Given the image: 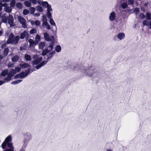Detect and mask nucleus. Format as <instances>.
<instances>
[{
	"label": "nucleus",
	"mask_w": 151,
	"mask_h": 151,
	"mask_svg": "<svg viewBox=\"0 0 151 151\" xmlns=\"http://www.w3.org/2000/svg\"><path fill=\"white\" fill-rule=\"evenodd\" d=\"M2 22L5 23H8L9 24L10 27L14 26V19L13 16L11 14H9L8 17L4 16V14L1 16Z\"/></svg>",
	"instance_id": "obj_1"
},
{
	"label": "nucleus",
	"mask_w": 151,
	"mask_h": 151,
	"mask_svg": "<svg viewBox=\"0 0 151 151\" xmlns=\"http://www.w3.org/2000/svg\"><path fill=\"white\" fill-rule=\"evenodd\" d=\"M97 70L94 67L90 66L83 69L82 72L86 76H91L96 73Z\"/></svg>",
	"instance_id": "obj_2"
},
{
	"label": "nucleus",
	"mask_w": 151,
	"mask_h": 151,
	"mask_svg": "<svg viewBox=\"0 0 151 151\" xmlns=\"http://www.w3.org/2000/svg\"><path fill=\"white\" fill-rule=\"evenodd\" d=\"M19 40V37L17 35L14 37V35L12 33H10L9 37L6 42L7 44L14 43L17 44Z\"/></svg>",
	"instance_id": "obj_3"
},
{
	"label": "nucleus",
	"mask_w": 151,
	"mask_h": 151,
	"mask_svg": "<svg viewBox=\"0 0 151 151\" xmlns=\"http://www.w3.org/2000/svg\"><path fill=\"white\" fill-rule=\"evenodd\" d=\"M12 139V138L11 135H9L6 137L1 145L2 148L3 149H5L6 146L8 147H10L12 145H13V143L11 142Z\"/></svg>",
	"instance_id": "obj_4"
},
{
	"label": "nucleus",
	"mask_w": 151,
	"mask_h": 151,
	"mask_svg": "<svg viewBox=\"0 0 151 151\" xmlns=\"http://www.w3.org/2000/svg\"><path fill=\"white\" fill-rule=\"evenodd\" d=\"M18 19L19 22L22 24V27L24 28L27 27L26 21L25 19L21 16H19Z\"/></svg>",
	"instance_id": "obj_5"
},
{
	"label": "nucleus",
	"mask_w": 151,
	"mask_h": 151,
	"mask_svg": "<svg viewBox=\"0 0 151 151\" xmlns=\"http://www.w3.org/2000/svg\"><path fill=\"white\" fill-rule=\"evenodd\" d=\"M30 72V69L29 68L27 69L25 72H22L19 74L20 76V78H22L27 76Z\"/></svg>",
	"instance_id": "obj_6"
},
{
	"label": "nucleus",
	"mask_w": 151,
	"mask_h": 151,
	"mask_svg": "<svg viewBox=\"0 0 151 151\" xmlns=\"http://www.w3.org/2000/svg\"><path fill=\"white\" fill-rule=\"evenodd\" d=\"M29 37V34L27 31L26 30L24 31L23 32L20 34L19 38L22 39H24L25 37L28 38Z\"/></svg>",
	"instance_id": "obj_7"
},
{
	"label": "nucleus",
	"mask_w": 151,
	"mask_h": 151,
	"mask_svg": "<svg viewBox=\"0 0 151 151\" xmlns=\"http://www.w3.org/2000/svg\"><path fill=\"white\" fill-rule=\"evenodd\" d=\"M116 13L114 12H112L109 14V19L110 21H113L115 20L116 18Z\"/></svg>",
	"instance_id": "obj_8"
},
{
	"label": "nucleus",
	"mask_w": 151,
	"mask_h": 151,
	"mask_svg": "<svg viewBox=\"0 0 151 151\" xmlns=\"http://www.w3.org/2000/svg\"><path fill=\"white\" fill-rule=\"evenodd\" d=\"M30 65L29 64L24 63L23 61H22L21 63L20 64L19 66L20 68L22 69L27 68L29 67Z\"/></svg>",
	"instance_id": "obj_9"
},
{
	"label": "nucleus",
	"mask_w": 151,
	"mask_h": 151,
	"mask_svg": "<svg viewBox=\"0 0 151 151\" xmlns=\"http://www.w3.org/2000/svg\"><path fill=\"white\" fill-rule=\"evenodd\" d=\"M42 58L41 57H39L37 59L33 60L32 62V64L33 65H36L38 64L42 60Z\"/></svg>",
	"instance_id": "obj_10"
},
{
	"label": "nucleus",
	"mask_w": 151,
	"mask_h": 151,
	"mask_svg": "<svg viewBox=\"0 0 151 151\" xmlns=\"http://www.w3.org/2000/svg\"><path fill=\"white\" fill-rule=\"evenodd\" d=\"M125 36V35L124 34L123 32L119 33L117 35V37L120 40L124 39Z\"/></svg>",
	"instance_id": "obj_11"
},
{
	"label": "nucleus",
	"mask_w": 151,
	"mask_h": 151,
	"mask_svg": "<svg viewBox=\"0 0 151 151\" xmlns=\"http://www.w3.org/2000/svg\"><path fill=\"white\" fill-rule=\"evenodd\" d=\"M55 53L54 51H52L50 53H49L48 55H47V57L46 59L47 60H49V59H51L54 56V54Z\"/></svg>",
	"instance_id": "obj_12"
},
{
	"label": "nucleus",
	"mask_w": 151,
	"mask_h": 151,
	"mask_svg": "<svg viewBox=\"0 0 151 151\" xmlns=\"http://www.w3.org/2000/svg\"><path fill=\"white\" fill-rule=\"evenodd\" d=\"M29 46L30 47H31V46H33L37 43L36 42V41L35 42L32 39H29Z\"/></svg>",
	"instance_id": "obj_13"
},
{
	"label": "nucleus",
	"mask_w": 151,
	"mask_h": 151,
	"mask_svg": "<svg viewBox=\"0 0 151 151\" xmlns=\"http://www.w3.org/2000/svg\"><path fill=\"white\" fill-rule=\"evenodd\" d=\"M44 38L45 40L47 41H49L50 40V38L48 34L46 32H45L44 34Z\"/></svg>",
	"instance_id": "obj_14"
},
{
	"label": "nucleus",
	"mask_w": 151,
	"mask_h": 151,
	"mask_svg": "<svg viewBox=\"0 0 151 151\" xmlns=\"http://www.w3.org/2000/svg\"><path fill=\"white\" fill-rule=\"evenodd\" d=\"M145 18L147 20H151V13L147 12L145 15Z\"/></svg>",
	"instance_id": "obj_15"
},
{
	"label": "nucleus",
	"mask_w": 151,
	"mask_h": 151,
	"mask_svg": "<svg viewBox=\"0 0 151 151\" xmlns=\"http://www.w3.org/2000/svg\"><path fill=\"white\" fill-rule=\"evenodd\" d=\"M9 52V49L8 47H7L5 48L4 50L3 51V55H4L6 56L8 54V53Z\"/></svg>",
	"instance_id": "obj_16"
},
{
	"label": "nucleus",
	"mask_w": 151,
	"mask_h": 151,
	"mask_svg": "<svg viewBox=\"0 0 151 151\" xmlns=\"http://www.w3.org/2000/svg\"><path fill=\"white\" fill-rule=\"evenodd\" d=\"M16 6L19 9H21L23 7L22 4L21 2H18L16 4Z\"/></svg>",
	"instance_id": "obj_17"
},
{
	"label": "nucleus",
	"mask_w": 151,
	"mask_h": 151,
	"mask_svg": "<svg viewBox=\"0 0 151 151\" xmlns=\"http://www.w3.org/2000/svg\"><path fill=\"white\" fill-rule=\"evenodd\" d=\"M19 57L18 55H15L13 57L12 59V60L13 62H16L19 59Z\"/></svg>",
	"instance_id": "obj_18"
},
{
	"label": "nucleus",
	"mask_w": 151,
	"mask_h": 151,
	"mask_svg": "<svg viewBox=\"0 0 151 151\" xmlns=\"http://www.w3.org/2000/svg\"><path fill=\"white\" fill-rule=\"evenodd\" d=\"M50 52V50L47 49V48L43 50L42 53V55L43 56L46 55L47 53Z\"/></svg>",
	"instance_id": "obj_19"
},
{
	"label": "nucleus",
	"mask_w": 151,
	"mask_h": 151,
	"mask_svg": "<svg viewBox=\"0 0 151 151\" xmlns=\"http://www.w3.org/2000/svg\"><path fill=\"white\" fill-rule=\"evenodd\" d=\"M45 46V43L44 42H40L39 45V47L40 48L43 49Z\"/></svg>",
	"instance_id": "obj_20"
},
{
	"label": "nucleus",
	"mask_w": 151,
	"mask_h": 151,
	"mask_svg": "<svg viewBox=\"0 0 151 151\" xmlns=\"http://www.w3.org/2000/svg\"><path fill=\"white\" fill-rule=\"evenodd\" d=\"M140 12V9L138 7H136L133 10V12L136 15H137Z\"/></svg>",
	"instance_id": "obj_21"
},
{
	"label": "nucleus",
	"mask_w": 151,
	"mask_h": 151,
	"mask_svg": "<svg viewBox=\"0 0 151 151\" xmlns=\"http://www.w3.org/2000/svg\"><path fill=\"white\" fill-rule=\"evenodd\" d=\"M9 148H6L4 149V151H14V147L13 145H12V146L10 147H8Z\"/></svg>",
	"instance_id": "obj_22"
},
{
	"label": "nucleus",
	"mask_w": 151,
	"mask_h": 151,
	"mask_svg": "<svg viewBox=\"0 0 151 151\" xmlns=\"http://www.w3.org/2000/svg\"><path fill=\"white\" fill-rule=\"evenodd\" d=\"M24 58L27 61H30L31 59L30 56L27 54H25L24 55Z\"/></svg>",
	"instance_id": "obj_23"
},
{
	"label": "nucleus",
	"mask_w": 151,
	"mask_h": 151,
	"mask_svg": "<svg viewBox=\"0 0 151 151\" xmlns=\"http://www.w3.org/2000/svg\"><path fill=\"white\" fill-rule=\"evenodd\" d=\"M61 47L60 45L56 46L55 47V50L57 52H59L61 51Z\"/></svg>",
	"instance_id": "obj_24"
},
{
	"label": "nucleus",
	"mask_w": 151,
	"mask_h": 151,
	"mask_svg": "<svg viewBox=\"0 0 151 151\" xmlns=\"http://www.w3.org/2000/svg\"><path fill=\"white\" fill-rule=\"evenodd\" d=\"M24 5L27 7H29L31 6V3L27 1H25L24 2Z\"/></svg>",
	"instance_id": "obj_25"
},
{
	"label": "nucleus",
	"mask_w": 151,
	"mask_h": 151,
	"mask_svg": "<svg viewBox=\"0 0 151 151\" xmlns=\"http://www.w3.org/2000/svg\"><path fill=\"white\" fill-rule=\"evenodd\" d=\"M54 42H52L50 43V45L48 47L47 49L50 50V51L52 50L53 49V47L54 46Z\"/></svg>",
	"instance_id": "obj_26"
},
{
	"label": "nucleus",
	"mask_w": 151,
	"mask_h": 151,
	"mask_svg": "<svg viewBox=\"0 0 151 151\" xmlns=\"http://www.w3.org/2000/svg\"><path fill=\"white\" fill-rule=\"evenodd\" d=\"M121 6L123 9H125L128 7V5L127 2H124L122 4Z\"/></svg>",
	"instance_id": "obj_27"
},
{
	"label": "nucleus",
	"mask_w": 151,
	"mask_h": 151,
	"mask_svg": "<svg viewBox=\"0 0 151 151\" xmlns=\"http://www.w3.org/2000/svg\"><path fill=\"white\" fill-rule=\"evenodd\" d=\"M8 70H3L1 73V76H5L8 74Z\"/></svg>",
	"instance_id": "obj_28"
},
{
	"label": "nucleus",
	"mask_w": 151,
	"mask_h": 151,
	"mask_svg": "<svg viewBox=\"0 0 151 151\" xmlns=\"http://www.w3.org/2000/svg\"><path fill=\"white\" fill-rule=\"evenodd\" d=\"M15 0H12L10 3V6L12 8H14L15 6Z\"/></svg>",
	"instance_id": "obj_29"
},
{
	"label": "nucleus",
	"mask_w": 151,
	"mask_h": 151,
	"mask_svg": "<svg viewBox=\"0 0 151 151\" xmlns=\"http://www.w3.org/2000/svg\"><path fill=\"white\" fill-rule=\"evenodd\" d=\"M35 41L38 43L40 40V37L39 35H37L35 38Z\"/></svg>",
	"instance_id": "obj_30"
},
{
	"label": "nucleus",
	"mask_w": 151,
	"mask_h": 151,
	"mask_svg": "<svg viewBox=\"0 0 151 151\" xmlns=\"http://www.w3.org/2000/svg\"><path fill=\"white\" fill-rule=\"evenodd\" d=\"M37 11L40 12H42L43 11L42 7L40 6H38L36 7Z\"/></svg>",
	"instance_id": "obj_31"
},
{
	"label": "nucleus",
	"mask_w": 151,
	"mask_h": 151,
	"mask_svg": "<svg viewBox=\"0 0 151 151\" xmlns=\"http://www.w3.org/2000/svg\"><path fill=\"white\" fill-rule=\"evenodd\" d=\"M30 140V139H29V140H27L26 139H24V144L23 145V147H24V148H26L27 145V143Z\"/></svg>",
	"instance_id": "obj_32"
},
{
	"label": "nucleus",
	"mask_w": 151,
	"mask_h": 151,
	"mask_svg": "<svg viewBox=\"0 0 151 151\" xmlns=\"http://www.w3.org/2000/svg\"><path fill=\"white\" fill-rule=\"evenodd\" d=\"M5 11L9 13L11 12L12 11V9L10 7L7 6L5 8Z\"/></svg>",
	"instance_id": "obj_33"
},
{
	"label": "nucleus",
	"mask_w": 151,
	"mask_h": 151,
	"mask_svg": "<svg viewBox=\"0 0 151 151\" xmlns=\"http://www.w3.org/2000/svg\"><path fill=\"white\" fill-rule=\"evenodd\" d=\"M149 21L147 20H145L142 22L144 26H148L149 24Z\"/></svg>",
	"instance_id": "obj_34"
},
{
	"label": "nucleus",
	"mask_w": 151,
	"mask_h": 151,
	"mask_svg": "<svg viewBox=\"0 0 151 151\" xmlns=\"http://www.w3.org/2000/svg\"><path fill=\"white\" fill-rule=\"evenodd\" d=\"M22 81V80H17L16 81L12 82L11 83L12 84H17L20 83Z\"/></svg>",
	"instance_id": "obj_35"
},
{
	"label": "nucleus",
	"mask_w": 151,
	"mask_h": 151,
	"mask_svg": "<svg viewBox=\"0 0 151 151\" xmlns=\"http://www.w3.org/2000/svg\"><path fill=\"white\" fill-rule=\"evenodd\" d=\"M139 16V17L141 19H143L145 18V15L143 13H140Z\"/></svg>",
	"instance_id": "obj_36"
},
{
	"label": "nucleus",
	"mask_w": 151,
	"mask_h": 151,
	"mask_svg": "<svg viewBox=\"0 0 151 151\" xmlns=\"http://www.w3.org/2000/svg\"><path fill=\"white\" fill-rule=\"evenodd\" d=\"M29 32L30 34H32L35 33H36L37 32V30L35 29H32L30 30Z\"/></svg>",
	"instance_id": "obj_37"
},
{
	"label": "nucleus",
	"mask_w": 151,
	"mask_h": 151,
	"mask_svg": "<svg viewBox=\"0 0 151 151\" xmlns=\"http://www.w3.org/2000/svg\"><path fill=\"white\" fill-rule=\"evenodd\" d=\"M46 8H47V12H50V11H52V9L51 8V5L49 4Z\"/></svg>",
	"instance_id": "obj_38"
},
{
	"label": "nucleus",
	"mask_w": 151,
	"mask_h": 151,
	"mask_svg": "<svg viewBox=\"0 0 151 151\" xmlns=\"http://www.w3.org/2000/svg\"><path fill=\"white\" fill-rule=\"evenodd\" d=\"M42 6L43 7H46L47 5H48L49 4L47 1H43V2L42 3Z\"/></svg>",
	"instance_id": "obj_39"
},
{
	"label": "nucleus",
	"mask_w": 151,
	"mask_h": 151,
	"mask_svg": "<svg viewBox=\"0 0 151 151\" xmlns=\"http://www.w3.org/2000/svg\"><path fill=\"white\" fill-rule=\"evenodd\" d=\"M50 23L53 26H55V24L53 20V19H52L51 18L50 19Z\"/></svg>",
	"instance_id": "obj_40"
},
{
	"label": "nucleus",
	"mask_w": 151,
	"mask_h": 151,
	"mask_svg": "<svg viewBox=\"0 0 151 151\" xmlns=\"http://www.w3.org/2000/svg\"><path fill=\"white\" fill-rule=\"evenodd\" d=\"M29 10L31 12V13L33 14L35 12V9L33 7H31L30 8Z\"/></svg>",
	"instance_id": "obj_41"
},
{
	"label": "nucleus",
	"mask_w": 151,
	"mask_h": 151,
	"mask_svg": "<svg viewBox=\"0 0 151 151\" xmlns=\"http://www.w3.org/2000/svg\"><path fill=\"white\" fill-rule=\"evenodd\" d=\"M29 13V11L27 9H25L23 11V14L24 15H26L28 14Z\"/></svg>",
	"instance_id": "obj_42"
},
{
	"label": "nucleus",
	"mask_w": 151,
	"mask_h": 151,
	"mask_svg": "<svg viewBox=\"0 0 151 151\" xmlns=\"http://www.w3.org/2000/svg\"><path fill=\"white\" fill-rule=\"evenodd\" d=\"M47 61L46 60H44L42 61L40 63L42 65V66H44L47 64Z\"/></svg>",
	"instance_id": "obj_43"
},
{
	"label": "nucleus",
	"mask_w": 151,
	"mask_h": 151,
	"mask_svg": "<svg viewBox=\"0 0 151 151\" xmlns=\"http://www.w3.org/2000/svg\"><path fill=\"white\" fill-rule=\"evenodd\" d=\"M47 17L48 18L50 19L51 18L52 15L50 12H47Z\"/></svg>",
	"instance_id": "obj_44"
},
{
	"label": "nucleus",
	"mask_w": 151,
	"mask_h": 151,
	"mask_svg": "<svg viewBox=\"0 0 151 151\" xmlns=\"http://www.w3.org/2000/svg\"><path fill=\"white\" fill-rule=\"evenodd\" d=\"M21 68L18 67H16L15 68V71L17 72H19L20 70H21Z\"/></svg>",
	"instance_id": "obj_45"
},
{
	"label": "nucleus",
	"mask_w": 151,
	"mask_h": 151,
	"mask_svg": "<svg viewBox=\"0 0 151 151\" xmlns=\"http://www.w3.org/2000/svg\"><path fill=\"white\" fill-rule=\"evenodd\" d=\"M128 4L130 5H132L134 3V0H128Z\"/></svg>",
	"instance_id": "obj_46"
},
{
	"label": "nucleus",
	"mask_w": 151,
	"mask_h": 151,
	"mask_svg": "<svg viewBox=\"0 0 151 151\" xmlns=\"http://www.w3.org/2000/svg\"><path fill=\"white\" fill-rule=\"evenodd\" d=\"M35 24L36 25L38 26L40 24V22L39 21L37 20L35 22Z\"/></svg>",
	"instance_id": "obj_47"
},
{
	"label": "nucleus",
	"mask_w": 151,
	"mask_h": 151,
	"mask_svg": "<svg viewBox=\"0 0 151 151\" xmlns=\"http://www.w3.org/2000/svg\"><path fill=\"white\" fill-rule=\"evenodd\" d=\"M43 22L47 21L46 17L45 15H43L42 16Z\"/></svg>",
	"instance_id": "obj_48"
},
{
	"label": "nucleus",
	"mask_w": 151,
	"mask_h": 151,
	"mask_svg": "<svg viewBox=\"0 0 151 151\" xmlns=\"http://www.w3.org/2000/svg\"><path fill=\"white\" fill-rule=\"evenodd\" d=\"M9 72L13 75L14 76L16 73L14 69H13L12 70L10 71Z\"/></svg>",
	"instance_id": "obj_49"
},
{
	"label": "nucleus",
	"mask_w": 151,
	"mask_h": 151,
	"mask_svg": "<svg viewBox=\"0 0 151 151\" xmlns=\"http://www.w3.org/2000/svg\"><path fill=\"white\" fill-rule=\"evenodd\" d=\"M11 78H10L8 76H7L6 77L4 78V80L6 81H9L11 80Z\"/></svg>",
	"instance_id": "obj_50"
},
{
	"label": "nucleus",
	"mask_w": 151,
	"mask_h": 151,
	"mask_svg": "<svg viewBox=\"0 0 151 151\" xmlns=\"http://www.w3.org/2000/svg\"><path fill=\"white\" fill-rule=\"evenodd\" d=\"M42 67V65L40 64V63L38 65H37L35 68L37 69H38L41 68Z\"/></svg>",
	"instance_id": "obj_51"
},
{
	"label": "nucleus",
	"mask_w": 151,
	"mask_h": 151,
	"mask_svg": "<svg viewBox=\"0 0 151 151\" xmlns=\"http://www.w3.org/2000/svg\"><path fill=\"white\" fill-rule=\"evenodd\" d=\"M39 58V56L37 55H34L33 57V58L34 60H36L37 59Z\"/></svg>",
	"instance_id": "obj_52"
},
{
	"label": "nucleus",
	"mask_w": 151,
	"mask_h": 151,
	"mask_svg": "<svg viewBox=\"0 0 151 151\" xmlns=\"http://www.w3.org/2000/svg\"><path fill=\"white\" fill-rule=\"evenodd\" d=\"M31 2L34 4H36L37 2V0H31Z\"/></svg>",
	"instance_id": "obj_53"
},
{
	"label": "nucleus",
	"mask_w": 151,
	"mask_h": 151,
	"mask_svg": "<svg viewBox=\"0 0 151 151\" xmlns=\"http://www.w3.org/2000/svg\"><path fill=\"white\" fill-rule=\"evenodd\" d=\"M6 46V43H4L3 44H2L1 45V47L2 48H4Z\"/></svg>",
	"instance_id": "obj_54"
},
{
	"label": "nucleus",
	"mask_w": 151,
	"mask_h": 151,
	"mask_svg": "<svg viewBox=\"0 0 151 151\" xmlns=\"http://www.w3.org/2000/svg\"><path fill=\"white\" fill-rule=\"evenodd\" d=\"M7 74V76H8L11 78L12 77H13L14 76L10 72H9L8 74Z\"/></svg>",
	"instance_id": "obj_55"
},
{
	"label": "nucleus",
	"mask_w": 151,
	"mask_h": 151,
	"mask_svg": "<svg viewBox=\"0 0 151 151\" xmlns=\"http://www.w3.org/2000/svg\"><path fill=\"white\" fill-rule=\"evenodd\" d=\"M20 78L19 74L16 75L14 77V78L15 79L18 78Z\"/></svg>",
	"instance_id": "obj_56"
},
{
	"label": "nucleus",
	"mask_w": 151,
	"mask_h": 151,
	"mask_svg": "<svg viewBox=\"0 0 151 151\" xmlns=\"http://www.w3.org/2000/svg\"><path fill=\"white\" fill-rule=\"evenodd\" d=\"M46 27L47 29L48 30H49L50 29V26L48 24L46 26Z\"/></svg>",
	"instance_id": "obj_57"
},
{
	"label": "nucleus",
	"mask_w": 151,
	"mask_h": 151,
	"mask_svg": "<svg viewBox=\"0 0 151 151\" xmlns=\"http://www.w3.org/2000/svg\"><path fill=\"white\" fill-rule=\"evenodd\" d=\"M38 3L40 5H42V2H43V1H37Z\"/></svg>",
	"instance_id": "obj_58"
},
{
	"label": "nucleus",
	"mask_w": 151,
	"mask_h": 151,
	"mask_svg": "<svg viewBox=\"0 0 151 151\" xmlns=\"http://www.w3.org/2000/svg\"><path fill=\"white\" fill-rule=\"evenodd\" d=\"M43 22V25H45V26L48 24V23L47 22V21H45Z\"/></svg>",
	"instance_id": "obj_59"
},
{
	"label": "nucleus",
	"mask_w": 151,
	"mask_h": 151,
	"mask_svg": "<svg viewBox=\"0 0 151 151\" xmlns=\"http://www.w3.org/2000/svg\"><path fill=\"white\" fill-rule=\"evenodd\" d=\"M6 3H4V4H2V3L1 2H0V6H5V5H6Z\"/></svg>",
	"instance_id": "obj_60"
},
{
	"label": "nucleus",
	"mask_w": 151,
	"mask_h": 151,
	"mask_svg": "<svg viewBox=\"0 0 151 151\" xmlns=\"http://www.w3.org/2000/svg\"><path fill=\"white\" fill-rule=\"evenodd\" d=\"M25 148H24V147H23L22 146V148L19 151H25Z\"/></svg>",
	"instance_id": "obj_61"
},
{
	"label": "nucleus",
	"mask_w": 151,
	"mask_h": 151,
	"mask_svg": "<svg viewBox=\"0 0 151 151\" xmlns=\"http://www.w3.org/2000/svg\"><path fill=\"white\" fill-rule=\"evenodd\" d=\"M149 26L151 30V20L150 21H149Z\"/></svg>",
	"instance_id": "obj_62"
},
{
	"label": "nucleus",
	"mask_w": 151,
	"mask_h": 151,
	"mask_svg": "<svg viewBox=\"0 0 151 151\" xmlns=\"http://www.w3.org/2000/svg\"><path fill=\"white\" fill-rule=\"evenodd\" d=\"M4 83V81H0V86L2 85V84Z\"/></svg>",
	"instance_id": "obj_63"
},
{
	"label": "nucleus",
	"mask_w": 151,
	"mask_h": 151,
	"mask_svg": "<svg viewBox=\"0 0 151 151\" xmlns=\"http://www.w3.org/2000/svg\"><path fill=\"white\" fill-rule=\"evenodd\" d=\"M141 10L142 11H143V12H145V10L144 8H142V7H141Z\"/></svg>",
	"instance_id": "obj_64"
}]
</instances>
